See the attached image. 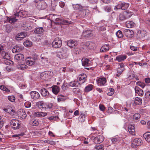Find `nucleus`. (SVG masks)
<instances>
[{"mask_svg":"<svg viewBox=\"0 0 150 150\" xmlns=\"http://www.w3.org/2000/svg\"><path fill=\"white\" fill-rule=\"evenodd\" d=\"M102 49L104 50L105 52H107L109 49V45H104L102 46Z\"/></svg>","mask_w":150,"mask_h":150,"instance_id":"6e6d98bb","label":"nucleus"},{"mask_svg":"<svg viewBox=\"0 0 150 150\" xmlns=\"http://www.w3.org/2000/svg\"><path fill=\"white\" fill-rule=\"evenodd\" d=\"M23 44L25 46L27 47H29L32 45V42L31 41L27 40L24 42Z\"/></svg>","mask_w":150,"mask_h":150,"instance_id":"f704fd0d","label":"nucleus"},{"mask_svg":"<svg viewBox=\"0 0 150 150\" xmlns=\"http://www.w3.org/2000/svg\"><path fill=\"white\" fill-rule=\"evenodd\" d=\"M6 21H5V23L8 22L12 24L13 23L17 21V19H16L15 17H9L8 16H6Z\"/></svg>","mask_w":150,"mask_h":150,"instance_id":"a211bd4d","label":"nucleus"},{"mask_svg":"<svg viewBox=\"0 0 150 150\" xmlns=\"http://www.w3.org/2000/svg\"><path fill=\"white\" fill-rule=\"evenodd\" d=\"M67 45L70 47H73L74 46H77L78 44L76 41H74L72 40H70L68 41Z\"/></svg>","mask_w":150,"mask_h":150,"instance_id":"4be33fe9","label":"nucleus"},{"mask_svg":"<svg viewBox=\"0 0 150 150\" xmlns=\"http://www.w3.org/2000/svg\"><path fill=\"white\" fill-rule=\"evenodd\" d=\"M59 118L57 116H52L49 117L48 118V119L50 120H57V119H58Z\"/></svg>","mask_w":150,"mask_h":150,"instance_id":"69168bd1","label":"nucleus"},{"mask_svg":"<svg viewBox=\"0 0 150 150\" xmlns=\"http://www.w3.org/2000/svg\"><path fill=\"white\" fill-rule=\"evenodd\" d=\"M142 99L137 97L135 99L134 103L136 105H141L142 103Z\"/></svg>","mask_w":150,"mask_h":150,"instance_id":"c9c22d12","label":"nucleus"},{"mask_svg":"<svg viewBox=\"0 0 150 150\" xmlns=\"http://www.w3.org/2000/svg\"><path fill=\"white\" fill-rule=\"evenodd\" d=\"M127 58L126 55H121L117 56L116 57V60L118 61L119 62H121L124 61Z\"/></svg>","mask_w":150,"mask_h":150,"instance_id":"c85d7f7f","label":"nucleus"},{"mask_svg":"<svg viewBox=\"0 0 150 150\" xmlns=\"http://www.w3.org/2000/svg\"><path fill=\"white\" fill-rule=\"evenodd\" d=\"M93 35L92 31L90 30L85 31V37H91Z\"/></svg>","mask_w":150,"mask_h":150,"instance_id":"a19ab883","label":"nucleus"},{"mask_svg":"<svg viewBox=\"0 0 150 150\" xmlns=\"http://www.w3.org/2000/svg\"><path fill=\"white\" fill-rule=\"evenodd\" d=\"M99 108L100 110L102 111H104L105 110V107L103 105H99Z\"/></svg>","mask_w":150,"mask_h":150,"instance_id":"774afa93","label":"nucleus"},{"mask_svg":"<svg viewBox=\"0 0 150 150\" xmlns=\"http://www.w3.org/2000/svg\"><path fill=\"white\" fill-rule=\"evenodd\" d=\"M119 17L120 20L121 21H124L127 19L124 13L123 14H120L119 15Z\"/></svg>","mask_w":150,"mask_h":150,"instance_id":"09e8293b","label":"nucleus"},{"mask_svg":"<svg viewBox=\"0 0 150 150\" xmlns=\"http://www.w3.org/2000/svg\"><path fill=\"white\" fill-rule=\"evenodd\" d=\"M18 67L19 69L21 70H24L27 68V66L25 64H21L18 65Z\"/></svg>","mask_w":150,"mask_h":150,"instance_id":"3c124183","label":"nucleus"},{"mask_svg":"<svg viewBox=\"0 0 150 150\" xmlns=\"http://www.w3.org/2000/svg\"><path fill=\"white\" fill-rule=\"evenodd\" d=\"M47 115V113L43 112H35V115L37 117H42L46 116Z\"/></svg>","mask_w":150,"mask_h":150,"instance_id":"cd10ccee","label":"nucleus"},{"mask_svg":"<svg viewBox=\"0 0 150 150\" xmlns=\"http://www.w3.org/2000/svg\"><path fill=\"white\" fill-rule=\"evenodd\" d=\"M68 51V49L66 47H62L60 51L58 52L60 53L59 57L62 58H67L69 55Z\"/></svg>","mask_w":150,"mask_h":150,"instance_id":"7ed1b4c3","label":"nucleus"},{"mask_svg":"<svg viewBox=\"0 0 150 150\" xmlns=\"http://www.w3.org/2000/svg\"><path fill=\"white\" fill-rule=\"evenodd\" d=\"M30 95L31 98L34 100L38 99L40 96L38 92L34 91H32L30 93Z\"/></svg>","mask_w":150,"mask_h":150,"instance_id":"ddd939ff","label":"nucleus"},{"mask_svg":"<svg viewBox=\"0 0 150 150\" xmlns=\"http://www.w3.org/2000/svg\"><path fill=\"white\" fill-rule=\"evenodd\" d=\"M87 138L85 137V148H87V146L89 147L88 148V150H91L92 148L91 145L92 144L91 140V139L90 137H86Z\"/></svg>","mask_w":150,"mask_h":150,"instance_id":"6e6552de","label":"nucleus"},{"mask_svg":"<svg viewBox=\"0 0 150 150\" xmlns=\"http://www.w3.org/2000/svg\"><path fill=\"white\" fill-rule=\"evenodd\" d=\"M129 4L125 2L121 3L122 10H125L127 9L129 7Z\"/></svg>","mask_w":150,"mask_h":150,"instance_id":"58836bf2","label":"nucleus"},{"mask_svg":"<svg viewBox=\"0 0 150 150\" xmlns=\"http://www.w3.org/2000/svg\"><path fill=\"white\" fill-rule=\"evenodd\" d=\"M86 46L89 49H94L96 47V45L93 42L88 41L87 42Z\"/></svg>","mask_w":150,"mask_h":150,"instance_id":"dca6fc26","label":"nucleus"},{"mask_svg":"<svg viewBox=\"0 0 150 150\" xmlns=\"http://www.w3.org/2000/svg\"><path fill=\"white\" fill-rule=\"evenodd\" d=\"M0 88L3 91H7L8 90V88L3 85H1L0 86Z\"/></svg>","mask_w":150,"mask_h":150,"instance_id":"e2e57ef3","label":"nucleus"},{"mask_svg":"<svg viewBox=\"0 0 150 150\" xmlns=\"http://www.w3.org/2000/svg\"><path fill=\"white\" fill-rule=\"evenodd\" d=\"M115 9H121L122 10V7L121 6V3L120 4H119L118 5H117L116 6H115Z\"/></svg>","mask_w":150,"mask_h":150,"instance_id":"0e129e2a","label":"nucleus"},{"mask_svg":"<svg viewBox=\"0 0 150 150\" xmlns=\"http://www.w3.org/2000/svg\"><path fill=\"white\" fill-rule=\"evenodd\" d=\"M36 105L42 110L46 109L47 104L43 101H41L37 102Z\"/></svg>","mask_w":150,"mask_h":150,"instance_id":"2eb2a0df","label":"nucleus"},{"mask_svg":"<svg viewBox=\"0 0 150 150\" xmlns=\"http://www.w3.org/2000/svg\"><path fill=\"white\" fill-rule=\"evenodd\" d=\"M124 34L127 37H132L133 36L134 33L132 30L127 29L124 30Z\"/></svg>","mask_w":150,"mask_h":150,"instance_id":"f8f14e48","label":"nucleus"},{"mask_svg":"<svg viewBox=\"0 0 150 150\" xmlns=\"http://www.w3.org/2000/svg\"><path fill=\"white\" fill-rule=\"evenodd\" d=\"M123 70L120 68H118L117 69V71L118 74H117V76H119L123 72Z\"/></svg>","mask_w":150,"mask_h":150,"instance_id":"4d7b16f0","label":"nucleus"},{"mask_svg":"<svg viewBox=\"0 0 150 150\" xmlns=\"http://www.w3.org/2000/svg\"><path fill=\"white\" fill-rule=\"evenodd\" d=\"M51 72L49 71L42 72L40 74V78L43 80H47L51 77Z\"/></svg>","mask_w":150,"mask_h":150,"instance_id":"0eeeda50","label":"nucleus"},{"mask_svg":"<svg viewBox=\"0 0 150 150\" xmlns=\"http://www.w3.org/2000/svg\"><path fill=\"white\" fill-rule=\"evenodd\" d=\"M84 74H82L79 75V81H82V83L84 82Z\"/></svg>","mask_w":150,"mask_h":150,"instance_id":"c03bdc74","label":"nucleus"},{"mask_svg":"<svg viewBox=\"0 0 150 150\" xmlns=\"http://www.w3.org/2000/svg\"><path fill=\"white\" fill-rule=\"evenodd\" d=\"M33 4L38 10H44L47 7L46 3L44 1H41L40 0H35L33 1Z\"/></svg>","mask_w":150,"mask_h":150,"instance_id":"f257e3e1","label":"nucleus"},{"mask_svg":"<svg viewBox=\"0 0 150 150\" xmlns=\"http://www.w3.org/2000/svg\"><path fill=\"white\" fill-rule=\"evenodd\" d=\"M140 118V115L139 114L136 113L134 115L133 119L136 122L138 121Z\"/></svg>","mask_w":150,"mask_h":150,"instance_id":"4c0bfd02","label":"nucleus"},{"mask_svg":"<svg viewBox=\"0 0 150 150\" xmlns=\"http://www.w3.org/2000/svg\"><path fill=\"white\" fill-rule=\"evenodd\" d=\"M104 9L105 11L110 12L111 11V7L110 6H107L104 7Z\"/></svg>","mask_w":150,"mask_h":150,"instance_id":"8fccbe9b","label":"nucleus"},{"mask_svg":"<svg viewBox=\"0 0 150 150\" xmlns=\"http://www.w3.org/2000/svg\"><path fill=\"white\" fill-rule=\"evenodd\" d=\"M27 35L26 33L25 32H21L20 33H19L16 37V39L18 40H19L20 39L19 38H21L23 39L26 37Z\"/></svg>","mask_w":150,"mask_h":150,"instance_id":"a878e982","label":"nucleus"},{"mask_svg":"<svg viewBox=\"0 0 150 150\" xmlns=\"http://www.w3.org/2000/svg\"><path fill=\"white\" fill-rule=\"evenodd\" d=\"M145 96L146 98L150 99V91H148L145 93Z\"/></svg>","mask_w":150,"mask_h":150,"instance_id":"338daca9","label":"nucleus"},{"mask_svg":"<svg viewBox=\"0 0 150 150\" xmlns=\"http://www.w3.org/2000/svg\"><path fill=\"white\" fill-rule=\"evenodd\" d=\"M59 6L61 8H64L66 6L65 2L62 1H60L59 2Z\"/></svg>","mask_w":150,"mask_h":150,"instance_id":"5fc2aeb1","label":"nucleus"},{"mask_svg":"<svg viewBox=\"0 0 150 150\" xmlns=\"http://www.w3.org/2000/svg\"><path fill=\"white\" fill-rule=\"evenodd\" d=\"M0 54L1 55V57L4 59H5V63L7 65H9L11 64L9 59H10L9 55L8 53H6L4 51H1Z\"/></svg>","mask_w":150,"mask_h":150,"instance_id":"39448f33","label":"nucleus"},{"mask_svg":"<svg viewBox=\"0 0 150 150\" xmlns=\"http://www.w3.org/2000/svg\"><path fill=\"white\" fill-rule=\"evenodd\" d=\"M137 85L140 86L142 88H143L145 86V84L144 83L140 81L137 82L136 83Z\"/></svg>","mask_w":150,"mask_h":150,"instance_id":"603ef678","label":"nucleus"},{"mask_svg":"<svg viewBox=\"0 0 150 150\" xmlns=\"http://www.w3.org/2000/svg\"><path fill=\"white\" fill-rule=\"evenodd\" d=\"M146 140L148 142H150V132H146L143 135Z\"/></svg>","mask_w":150,"mask_h":150,"instance_id":"c756f323","label":"nucleus"},{"mask_svg":"<svg viewBox=\"0 0 150 150\" xmlns=\"http://www.w3.org/2000/svg\"><path fill=\"white\" fill-rule=\"evenodd\" d=\"M26 61L27 65H33L35 63V60L33 58H29L28 57L26 59Z\"/></svg>","mask_w":150,"mask_h":150,"instance_id":"bb28decb","label":"nucleus"},{"mask_svg":"<svg viewBox=\"0 0 150 150\" xmlns=\"http://www.w3.org/2000/svg\"><path fill=\"white\" fill-rule=\"evenodd\" d=\"M6 31L8 33L10 32L11 30V28L10 25H7L6 26Z\"/></svg>","mask_w":150,"mask_h":150,"instance_id":"680f3d73","label":"nucleus"},{"mask_svg":"<svg viewBox=\"0 0 150 150\" xmlns=\"http://www.w3.org/2000/svg\"><path fill=\"white\" fill-rule=\"evenodd\" d=\"M21 50V48L17 45H16L12 49V51L13 53H17L20 52Z\"/></svg>","mask_w":150,"mask_h":150,"instance_id":"7c9ffc66","label":"nucleus"},{"mask_svg":"<svg viewBox=\"0 0 150 150\" xmlns=\"http://www.w3.org/2000/svg\"><path fill=\"white\" fill-rule=\"evenodd\" d=\"M135 93L139 96H143L144 94L143 91L138 86H135L134 88Z\"/></svg>","mask_w":150,"mask_h":150,"instance_id":"aec40b11","label":"nucleus"},{"mask_svg":"<svg viewBox=\"0 0 150 150\" xmlns=\"http://www.w3.org/2000/svg\"><path fill=\"white\" fill-rule=\"evenodd\" d=\"M142 144V140L140 138H136L132 142L131 147L132 148H137L138 146Z\"/></svg>","mask_w":150,"mask_h":150,"instance_id":"423d86ee","label":"nucleus"},{"mask_svg":"<svg viewBox=\"0 0 150 150\" xmlns=\"http://www.w3.org/2000/svg\"><path fill=\"white\" fill-rule=\"evenodd\" d=\"M124 13L127 19L130 17L133 14L132 12H131L128 10L124 11Z\"/></svg>","mask_w":150,"mask_h":150,"instance_id":"2f4dec72","label":"nucleus"},{"mask_svg":"<svg viewBox=\"0 0 150 150\" xmlns=\"http://www.w3.org/2000/svg\"><path fill=\"white\" fill-rule=\"evenodd\" d=\"M135 23L134 22L130 21L127 24L126 26L128 28H130L133 27Z\"/></svg>","mask_w":150,"mask_h":150,"instance_id":"ea45409f","label":"nucleus"},{"mask_svg":"<svg viewBox=\"0 0 150 150\" xmlns=\"http://www.w3.org/2000/svg\"><path fill=\"white\" fill-rule=\"evenodd\" d=\"M30 124L33 126H38L39 124V122L37 120H32L29 122Z\"/></svg>","mask_w":150,"mask_h":150,"instance_id":"473e14b6","label":"nucleus"},{"mask_svg":"<svg viewBox=\"0 0 150 150\" xmlns=\"http://www.w3.org/2000/svg\"><path fill=\"white\" fill-rule=\"evenodd\" d=\"M25 12L22 11H20L19 12H17L15 14V16H20L21 17H23L25 16Z\"/></svg>","mask_w":150,"mask_h":150,"instance_id":"72a5a7b5","label":"nucleus"},{"mask_svg":"<svg viewBox=\"0 0 150 150\" xmlns=\"http://www.w3.org/2000/svg\"><path fill=\"white\" fill-rule=\"evenodd\" d=\"M121 140L120 138L118 136H116L112 138L111 139V141L112 143L114 144H117L119 143Z\"/></svg>","mask_w":150,"mask_h":150,"instance_id":"393cba45","label":"nucleus"},{"mask_svg":"<svg viewBox=\"0 0 150 150\" xmlns=\"http://www.w3.org/2000/svg\"><path fill=\"white\" fill-rule=\"evenodd\" d=\"M128 131L131 134L134 135L135 134V131L134 125H131L128 127Z\"/></svg>","mask_w":150,"mask_h":150,"instance_id":"5701e85b","label":"nucleus"},{"mask_svg":"<svg viewBox=\"0 0 150 150\" xmlns=\"http://www.w3.org/2000/svg\"><path fill=\"white\" fill-rule=\"evenodd\" d=\"M71 22L68 20L62 19V21L61 22V24H70Z\"/></svg>","mask_w":150,"mask_h":150,"instance_id":"37998d69","label":"nucleus"},{"mask_svg":"<svg viewBox=\"0 0 150 150\" xmlns=\"http://www.w3.org/2000/svg\"><path fill=\"white\" fill-rule=\"evenodd\" d=\"M94 149L97 150H104L103 146L102 144L97 145L95 146Z\"/></svg>","mask_w":150,"mask_h":150,"instance_id":"79ce46f5","label":"nucleus"},{"mask_svg":"<svg viewBox=\"0 0 150 150\" xmlns=\"http://www.w3.org/2000/svg\"><path fill=\"white\" fill-rule=\"evenodd\" d=\"M52 45L54 48L60 47L62 45V41L59 38H57L52 42Z\"/></svg>","mask_w":150,"mask_h":150,"instance_id":"20e7f679","label":"nucleus"},{"mask_svg":"<svg viewBox=\"0 0 150 150\" xmlns=\"http://www.w3.org/2000/svg\"><path fill=\"white\" fill-rule=\"evenodd\" d=\"M14 59L18 63L21 62L22 61H24V55L21 53L16 54L15 55Z\"/></svg>","mask_w":150,"mask_h":150,"instance_id":"1a4fd4ad","label":"nucleus"},{"mask_svg":"<svg viewBox=\"0 0 150 150\" xmlns=\"http://www.w3.org/2000/svg\"><path fill=\"white\" fill-rule=\"evenodd\" d=\"M147 35V32L144 30H139L137 33V35L139 38H144Z\"/></svg>","mask_w":150,"mask_h":150,"instance_id":"9b49d317","label":"nucleus"},{"mask_svg":"<svg viewBox=\"0 0 150 150\" xmlns=\"http://www.w3.org/2000/svg\"><path fill=\"white\" fill-rule=\"evenodd\" d=\"M93 86L92 84H89L85 87V92H88L93 89Z\"/></svg>","mask_w":150,"mask_h":150,"instance_id":"e433bc0d","label":"nucleus"},{"mask_svg":"<svg viewBox=\"0 0 150 150\" xmlns=\"http://www.w3.org/2000/svg\"><path fill=\"white\" fill-rule=\"evenodd\" d=\"M27 115L26 114V113L25 112H23L20 115V116L21 117V118L22 119H25Z\"/></svg>","mask_w":150,"mask_h":150,"instance_id":"13d9d810","label":"nucleus"},{"mask_svg":"<svg viewBox=\"0 0 150 150\" xmlns=\"http://www.w3.org/2000/svg\"><path fill=\"white\" fill-rule=\"evenodd\" d=\"M8 98L10 101L13 102L15 100V97L13 96H8Z\"/></svg>","mask_w":150,"mask_h":150,"instance_id":"864d4df0","label":"nucleus"},{"mask_svg":"<svg viewBox=\"0 0 150 150\" xmlns=\"http://www.w3.org/2000/svg\"><path fill=\"white\" fill-rule=\"evenodd\" d=\"M10 123L12 128L15 130L18 129L21 127V123L18 120H12L10 122Z\"/></svg>","mask_w":150,"mask_h":150,"instance_id":"f03ea898","label":"nucleus"},{"mask_svg":"<svg viewBox=\"0 0 150 150\" xmlns=\"http://www.w3.org/2000/svg\"><path fill=\"white\" fill-rule=\"evenodd\" d=\"M31 103L29 101L26 102L24 103V105L25 107L26 108H28L31 106Z\"/></svg>","mask_w":150,"mask_h":150,"instance_id":"bf43d9fd","label":"nucleus"},{"mask_svg":"<svg viewBox=\"0 0 150 150\" xmlns=\"http://www.w3.org/2000/svg\"><path fill=\"white\" fill-rule=\"evenodd\" d=\"M106 83V79L105 78H100L97 81V83L99 86H103Z\"/></svg>","mask_w":150,"mask_h":150,"instance_id":"6ab92c4d","label":"nucleus"},{"mask_svg":"<svg viewBox=\"0 0 150 150\" xmlns=\"http://www.w3.org/2000/svg\"><path fill=\"white\" fill-rule=\"evenodd\" d=\"M116 35L119 38H121L123 36L122 31L120 30L118 31L116 33Z\"/></svg>","mask_w":150,"mask_h":150,"instance_id":"a18cd8bd","label":"nucleus"},{"mask_svg":"<svg viewBox=\"0 0 150 150\" xmlns=\"http://www.w3.org/2000/svg\"><path fill=\"white\" fill-rule=\"evenodd\" d=\"M51 88L52 92L55 95L57 94L60 91L59 87L57 86H53Z\"/></svg>","mask_w":150,"mask_h":150,"instance_id":"412c9836","label":"nucleus"},{"mask_svg":"<svg viewBox=\"0 0 150 150\" xmlns=\"http://www.w3.org/2000/svg\"><path fill=\"white\" fill-rule=\"evenodd\" d=\"M91 64V61L89 59H85V66H90Z\"/></svg>","mask_w":150,"mask_h":150,"instance_id":"49530a36","label":"nucleus"},{"mask_svg":"<svg viewBox=\"0 0 150 150\" xmlns=\"http://www.w3.org/2000/svg\"><path fill=\"white\" fill-rule=\"evenodd\" d=\"M69 85L72 87H76L78 86L77 82L75 81H73L70 82L69 83Z\"/></svg>","mask_w":150,"mask_h":150,"instance_id":"de8ad7c7","label":"nucleus"},{"mask_svg":"<svg viewBox=\"0 0 150 150\" xmlns=\"http://www.w3.org/2000/svg\"><path fill=\"white\" fill-rule=\"evenodd\" d=\"M40 92L42 96L43 97L47 98L49 97L50 93L46 88H44L41 89Z\"/></svg>","mask_w":150,"mask_h":150,"instance_id":"4468645a","label":"nucleus"},{"mask_svg":"<svg viewBox=\"0 0 150 150\" xmlns=\"http://www.w3.org/2000/svg\"><path fill=\"white\" fill-rule=\"evenodd\" d=\"M44 31L45 30L42 27L37 28L34 30V32L35 34L40 35H42Z\"/></svg>","mask_w":150,"mask_h":150,"instance_id":"f3484780","label":"nucleus"},{"mask_svg":"<svg viewBox=\"0 0 150 150\" xmlns=\"http://www.w3.org/2000/svg\"><path fill=\"white\" fill-rule=\"evenodd\" d=\"M93 140L95 144H98L102 143L104 140V138L102 136L98 135L94 137Z\"/></svg>","mask_w":150,"mask_h":150,"instance_id":"9d476101","label":"nucleus"},{"mask_svg":"<svg viewBox=\"0 0 150 150\" xmlns=\"http://www.w3.org/2000/svg\"><path fill=\"white\" fill-rule=\"evenodd\" d=\"M73 7L74 10L81 11L83 10V7L79 4H73Z\"/></svg>","mask_w":150,"mask_h":150,"instance_id":"b1692460","label":"nucleus"},{"mask_svg":"<svg viewBox=\"0 0 150 150\" xmlns=\"http://www.w3.org/2000/svg\"><path fill=\"white\" fill-rule=\"evenodd\" d=\"M62 19L59 18H55V21L56 24H58L59 23L61 24V22L62 21Z\"/></svg>","mask_w":150,"mask_h":150,"instance_id":"052dcab7","label":"nucleus"}]
</instances>
